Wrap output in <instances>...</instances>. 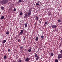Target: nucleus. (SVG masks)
Returning a JSON list of instances; mask_svg holds the SVG:
<instances>
[{
    "instance_id": "obj_1",
    "label": "nucleus",
    "mask_w": 62,
    "mask_h": 62,
    "mask_svg": "<svg viewBox=\"0 0 62 62\" xmlns=\"http://www.w3.org/2000/svg\"><path fill=\"white\" fill-rule=\"evenodd\" d=\"M8 0H2L0 2L1 4H3V5L7 4L8 5L9 4V3H8Z\"/></svg>"
},
{
    "instance_id": "obj_2",
    "label": "nucleus",
    "mask_w": 62,
    "mask_h": 62,
    "mask_svg": "<svg viewBox=\"0 0 62 62\" xmlns=\"http://www.w3.org/2000/svg\"><path fill=\"white\" fill-rule=\"evenodd\" d=\"M34 56L35 57H36V58L35 59L36 60H38L39 59V57L38 56V54H37L35 53L34 54Z\"/></svg>"
},
{
    "instance_id": "obj_3",
    "label": "nucleus",
    "mask_w": 62,
    "mask_h": 62,
    "mask_svg": "<svg viewBox=\"0 0 62 62\" xmlns=\"http://www.w3.org/2000/svg\"><path fill=\"white\" fill-rule=\"evenodd\" d=\"M32 11V9H30L29 10V11L28 12V17L30 16L31 14V12Z\"/></svg>"
},
{
    "instance_id": "obj_4",
    "label": "nucleus",
    "mask_w": 62,
    "mask_h": 62,
    "mask_svg": "<svg viewBox=\"0 0 62 62\" xmlns=\"http://www.w3.org/2000/svg\"><path fill=\"white\" fill-rule=\"evenodd\" d=\"M62 57V54H59L58 56L57 57L58 59H59L60 58Z\"/></svg>"
},
{
    "instance_id": "obj_5",
    "label": "nucleus",
    "mask_w": 62,
    "mask_h": 62,
    "mask_svg": "<svg viewBox=\"0 0 62 62\" xmlns=\"http://www.w3.org/2000/svg\"><path fill=\"white\" fill-rule=\"evenodd\" d=\"M51 27H52V28H55L56 29L57 28V25H51Z\"/></svg>"
},
{
    "instance_id": "obj_6",
    "label": "nucleus",
    "mask_w": 62,
    "mask_h": 62,
    "mask_svg": "<svg viewBox=\"0 0 62 62\" xmlns=\"http://www.w3.org/2000/svg\"><path fill=\"white\" fill-rule=\"evenodd\" d=\"M25 59V61H26V62H28V61H29V60H30V58H28L27 57L26 58V59Z\"/></svg>"
},
{
    "instance_id": "obj_7",
    "label": "nucleus",
    "mask_w": 62,
    "mask_h": 62,
    "mask_svg": "<svg viewBox=\"0 0 62 62\" xmlns=\"http://www.w3.org/2000/svg\"><path fill=\"white\" fill-rule=\"evenodd\" d=\"M28 16V12H27L25 14V17L24 18H26V17H27Z\"/></svg>"
},
{
    "instance_id": "obj_8",
    "label": "nucleus",
    "mask_w": 62,
    "mask_h": 62,
    "mask_svg": "<svg viewBox=\"0 0 62 62\" xmlns=\"http://www.w3.org/2000/svg\"><path fill=\"white\" fill-rule=\"evenodd\" d=\"M39 3H40V2L39 1L38 2V3L37 2V3L36 4V6H40V5H39Z\"/></svg>"
},
{
    "instance_id": "obj_9",
    "label": "nucleus",
    "mask_w": 62,
    "mask_h": 62,
    "mask_svg": "<svg viewBox=\"0 0 62 62\" xmlns=\"http://www.w3.org/2000/svg\"><path fill=\"white\" fill-rule=\"evenodd\" d=\"M4 19V16H2L0 17V20H3Z\"/></svg>"
},
{
    "instance_id": "obj_10",
    "label": "nucleus",
    "mask_w": 62,
    "mask_h": 62,
    "mask_svg": "<svg viewBox=\"0 0 62 62\" xmlns=\"http://www.w3.org/2000/svg\"><path fill=\"white\" fill-rule=\"evenodd\" d=\"M3 58L4 59H6L7 58V57L6 55H4V56Z\"/></svg>"
},
{
    "instance_id": "obj_11",
    "label": "nucleus",
    "mask_w": 62,
    "mask_h": 62,
    "mask_svg": "<svg viewBox=\"0 0 62 62\" xmlns=\"http://www.w3.org/2000/svg\"><path fill=\"white\" fill-rule=\"evenodd\" d=\"M48 24V22H46L45 23V24H44V26H46V25Z\"/></svg>"
},
{
    "instance_id": "obj_12",
    "label": "nucleus",
    "mask_w": 62,
    "mask_h": 62,
    "mask_svg": "<svg viewBox=\"0 0 62 62\" xmlns=\"http://www.w3.org/2000/svg\"><path fill=\"white\" fill-rule=\"evenodd\" d=\"M23 0H19L18 1V3H21Z\"/></svg>"
},
{
    "instance_id": "obj_13",
    "label": "nucleus",
    "mask_w": 62,
    "mask_h": 62,
    "mask_svg": "<svg viewBox=\"0 0 62 62\" xmlns=\"http://www.w3.org/2000/svg\"><path fill=\"white\" fill-rule=\"evenodd\" d=\"M35 19L36 20H39V17L38 16H37L35 17Z\"/></svg>"
},
{
    "instance_id": "obj_14",
    "label": "nucleus",
    "mask_w": 62,
    "mask_h": 62,
    "mask_svg": "<svg viewBox=\"0 0 62 62\" xmlns=\"http://www.w3.org/2000/svg\"><path fill=\"white\" fill-rule=\"evenodd\" d=\"M32 48H30V49H29L28 50V52H31H31H32V51H31V49H32Z\"/></svg>"
},
{
    "instance_id": "obj_15",
    "label": "nucleus",
    "mask_w": 62,
    "mask_h": 62,
    "mask_svg": "<svg viewBox=\"0 0 62 62\" xmlns=\"http://www.w3.org/2000/svg\"><path fill=\"white\" fill-rule=\"evenodd\" d=\"M9 31H7L6 32V34L7 35H8L9 34Z\"/></svg>"
},
{
    "instance_id": "obj_16",
    "label": "nucleus",
    "mask_w": 62,
    "mask_h": 62,
    "mask_svg": "<svg viewBox=\"0 0 62 62\" xmlns=\"http://www.w3.org/2000/svg\"><path fill=\"white\" fill-rule=\"evenodd\" d=\"M39 40V38L38 37H37L35 39V40L37 41H38Z\"/></svg>"
},
{
    "instance_id": "obj_17",
    "label": "nucleus",
    "mask_w": 62,
    "mask_h": 62,
    "mask_svg": "<svg viewBox=\"0 0 62 62\" xmlns=\"http://www.w3.org/2000/svg\"><path fill=\"white\" fill-rule=\"evenodd\" d=\"M6 42V40H3L2 41V43H5Z\"/></svg>"
},
{
    "instance_id": "obj_18",
    "label": "nucleus",
    "mask_w": 62,
    "mask_h": 62,
    "mask_svg": "<svg viewBox=\"0 0 62 62\" xmlns=\"http://www.w3.org/2000/svg\"><path fill=\"white\" fill-rule=\"evenodd\" d=\"M0 8H1V10H4V8L3 6H1L0 7Z\"/></svg>"
},
{
    "instance_id": "obj_19",
    "label": "nucleus",
    "mask_w": 62,
    "mask_h": 62,
    "mask_svg": "<svg viewBox=\"0 0 62 62\" xmlns=\"http://www.w3.org/2000/svg\"><path fill=\"white\" fill-rule=\"evenodd\" d=\"M24 25L25 26V27H27V23H25L24 24Z\"/></svg>"
},
{
    "instance_id": "obj_20",
    "label": "nucleus",
    "mask_w": 62,
    "mask_h": 62,
    "mask_svg": "<svg viewBox=\"0 0 62 62\" xmlns=\"http://www.w3.org/2000/svg\"><path fill=\"white\" fill-rule=\"evenodd\" d=\"M54 55V53H53L52 52V53L51 54V56H53V55Z\"/></svg>"
},
{
    "instance_id": "obj_21",
    "label": "nucleus",
    "mask_w": 62,
    "mask_h": 62,
    "mask_svg": "<svg viewBox=\"0 0 62 62\" xmlns=\"http://www.w3.org/2000/svg\"><path fill=\"white\" fill-rule=\"evenodd\" d=\"M58 62V60L57 59H56L55 60V62Z\"/></svg>"
},
{
    "instance_id": "obj_22",
    "label": "nucleus",
    "mask_w": 62,
    "mask_h": 62,
    "mask_svg": "<svg viewBox=\"0 0 62 62\" xmlns=\"http://www.w3.org/2000/svg\"><path fill=\"white\" fill-rule=\"evenodd\" d=\"M23 14V12L22 11H21L20 13V15H22Z\"/></svg>"
},
{
    "instance_id": "obj_23",
    "label": "nucleus",
    "mask_w": 62,
    "mask_h": 62,
    "mask_svg": "<svg viewBox=\"0 0 62 62\" xmlns=\"http://www.w3.org/2000/svg\"><path fill=\"white\" fill-rule=\"evenodd\" d=\"M20 49H21L22 50V49H23V46H20Z\"/></svg>"
},
{
    "instance_id": "obj_24",
    "label": "nucleus",
    "mask_w": 62,
    "mask_h": 62,
    "mask_svg": "<svg viewBox=\"0 0 62 62\" xmlns=\"http://www.w3.org/2000/svg\"><path fill=\"white\" fill-rule=\"evenodd\" d=\"M22 32H21L19 34V35L20 36H21V35H22Z\"/></svg>"
},
{
    "instance_id": "obj_25",
    "label": "nucleus",
    "mask_w": 62,
    "mask_h": 62,
    "mask_svg": "<svg viewBox=\"0 0 62 62\" xmlns=\"http://www.w3.org/2000/svg\"><path fill=\"white\" fill-rule=\"evenodd\" d=\"M41 38L42 39H43V38H44V36H43V35H42V36H41Z\"/></svg>"
},
{
    "instance_id": "obj_26",
    "label": "nucleus",
    "mask_w": 62,
    "mask_h": 62,
    "mask_svg": "<svg viewBox=\"0 0 62 62\" xmlns=\"http://www.w3.org/2000/svg\"><path fill=\"white\" fill-rule=\"evenodd\" d=\"M58 22H62L61 20L60 19H59L58 20Z\"/></svg>"
},
{
    "instance_id": "obj_27",
    "label": "nucleus",
    "mask_w": 62,
    "mask_h": 62,
    "mask_svg": "<svg viewBox=\"0 0 62 62\" xmlns=\"http://www.w3.org/2000/svg\"><path fill=\"white\" fill-rule=\"evenodd\" d=\"M23 30H21L20 32L21 33H23Z\"/></svg>"
},
{
    "instance_id": "obj_28",
    "label": "nucleus",
    "mask_w": 62,
    "mask_h": 62,
    "mask_svg": "<svg viewBox=\"0 0 62 62\" xmlns=\"http://www.w3.org/2000/svg\"><path fill=\"white\" fill-rule=\"evenodd\" d=\"M8 52H10V49L9 48L8 49Z\"/></svg>"
},
{
    "instance_id": "obj_29",
    "label": "nucleus",
    "mask_w": 62,
    "mask_h": 62,
    "mask_svg": "<svg viewBox=\"0 0 62 62\" xmlns=\"http://www.w3.org/2000/svg\"><path fill=\"white\" fill-rule=\"evenodd\" d=\"M18 62H22V60H19L18 61Z\"/></svg>"
},
{
    "instance_id": "obj_30",
    "label": "nucleus",
    "mask_w": 62,
    "mask_h": 62,
    "mask_svg": "<svg viewBox=\"0 0 62 62\" xmlns=\"http://www.w3.org/2000/svg\"><path fill=\"white\" fill-rule=\"evenodd\" d=\"M16 8H14V11H16Z\"/></svg>"
},
{
    "instance_id": "obj_31",
    "label": "nucleus",
    "mask_w": 62,
    "mask_h": 62,
    "mask_svg": "<svg viewBox=\"0 0 62 62\" xmlns=\"http://www.w3.org/2000/svg\"><path fill=\"white\" fill-rule=\"evenodd\" d=\"M52 13H51V12H50L49 13V15H51V14Z\"/></svg>"
},
{
    "instance_id": "obj_32",
    "label": "nucleus",
    "mask_w": 62,
    "mask_h": 62,
    "mask_svg": "<svg viewBox=\"0 0 62 62\" xmlns=\"http://www.w3.org/2000/svg\"><path fill=\"white\" fill-rule=\"evenodd\" d=\"M60 53H61V54H62V50H61L60 51Z\"/></svg>"
},
{
    "instance_id": "obj_33",
    "label": "nucleus",
    "mask_w": 62,
    "mask_h": 62,
    "mask_svg": "<svg viewBox=\"0 0 62 62\" xmlns=\"http://www.w3.org/2000/svg\"><path fill=\"white\" fill-rule=\"evenodd\" d=\"M20 41H21V40L20 39L18 40V42H20Z\"/></svg>"
},
{
    "instance_id": "obj_34",
    "label": "nucleus",
    "mask_w": 62,
    "mask_h": 62,
    "mask_svg": "<svg viewBox=\"0 0 62 62\" xmlns=\"http://www.w3.org/2000/svg\"><path fill=\"white\" fill-rule=\"evenodd\" d=\"M61 21H62V18H61Z\"/></svg>"
},
{
    "instance_id": "obj_35",
    "label": "nucleus",
    "mask_w": 62,
    "mask_h": 62,
    "mask_svg": "<svg viewBox=\"0 0 62 62\" xmlns=\"http://www.w3.org/2000/svg\"><path fill=\"white\" fill-rule=\"evenodd\" d=\"M61 46V44H60V46Z\"/></svg>"
},
{
    "instance_id": "obj_36",
    "label": "nucleus",
    "mask_w": 62,
    "mask_h": 62,
    "mask_svg": "<svg viewBox=\"0 0 62 62\" xmlns=\"http://www.w3.org/2000/svg\"><path fill=\"white\" fill-rule=\"evenodd\" d=\"M40 23H41V22L40 21Z\"/></svg>"
},
{
    "instance_id": "obj_37",
    "label": "nucleus",
    "mask_w": 62,
    "mask_h": 62,
    "mask_svg": "<svg viewBox=\"0 0 62 62\" xmlns=\"http://www.w3.org/2000/svg\"><path fill=\"white\" fill-rule=\"evenodd\" d=\"M14 62H16L14 61Z\"/></svg>"
}]
</instances>
